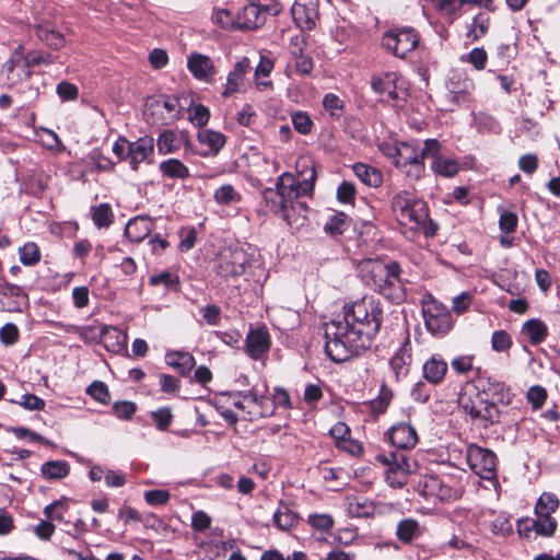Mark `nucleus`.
I'll use <instances>...</instances> for the list:
<instances>
[{
    "mask_svg": "<svg viewBox=\"0 0 560 560\" xmlns=\"http://www.w3.org/2000/svg\"><path fill=\"white\" fill-rule=\"evenodd\" d=\"M383 323V308L373 296H363L343 307L342 316L326 324L325 351L341 363L369 349Z\"/></svg>",
    "mask_w": 560,
    "mask_h": 560,
    "instance_id": "nucleus-1",
    "label": "nucleus"
},
{
    "mask_svg": "<svg viewBox=\"0 0 560 560\" xmlns=\"http://www.w3.org/2000/svg\"><path fill=\"white\" fill-rule=\"evenodd\" d=\"M361 277L375 291L393 303L399 304L406 298L405 283L400 277V266L393 261L385 264L368 259L359 265Z\"/></svg>",
    "mask_w": 560,
    "mask_h": 560,
    "instance_id": "nucleus-2",
    "label": "nucleus"
},
{
    "mask_svg": "<svg viewBox=\"0 0 560 560\" xmlns=\"http://www.w3.org/2000/svg\"><path fill=\"white\" fill-rule=\"evenodd\" d=\"M392 211L400 225L409 226L412 231H420L428 237L434 236L438 231V225L429 218L427 203L407 190L393 197Z\"/></svg>",
    "mask_w": 560,
    "mask_h": 560,
    "instance_id": "nucleus-3",
    "label": "nucleus"
},
{
    "mask_svg": "<svg viewBox=\"0 0 560 560\" xmlns=\"http://www.w3.org/2000/svg\"><path fill=\"white\" fill-rule=\"evenodd\" d=\"M487 396L486 393H480L477 388H467L458 399L463 411L483 428L498 423L501 415L498 406L489 401Z\"/></svg>",
    "mask_w": 560,
    "mask_h": 560,
    "instance_id": "nucleus-4",
    "label": "nucleus"
},
{
    "mask_svg": "<svg viewBox=\"0 0 560 560\" xmlns=\"http://www.w3.org/2000/svg\"><path fill=\"white\" fill-rule=\"evenodd\" d=\"M417 492L424 499L448 502L459 499L463 490L458 482L451 477L443 478L436 475H428L419 479Z\"/></svg>",
    "mask_w": 560,
    "mask_h": 560,
    "instance_id": "nucleus-5",
    "label": "nucleus"
},
{
    "mask_svg": "<svg viewBox=\"0 0 560 560\" xmlns=\"http://www.w3.org/2000/svg\"><path fill=\"white\" fill-rule=\"evenodd\" d=\"M315 171L310 170V176L300 180L290 173L281 174L276 183V189L281 195L287 205L300 201L299 198L313 192L315 185Z\"/></svg>",
    "mask_w": 560,
    "mask_h": 560,
    "instance_id": "nucleus-6",
    "label": "nucleus"
},
{
    "mask_svg": "<svg viewBox=\"0 0 560 560\" xmlns=\"http://www.w3.org/2000/svg\"><path fill=\"white\" fill-rule=\"evenodd\" d=\"M377 460L388 467L386 481L392 488H402L407 483V475L411 472V465L406 454L392 452L388 455H378Z\"/></svg>",
    "mask_w": 560,
    "mask_h": 560,
    "instance_id": "nucleus-7",
    "label": "nucleus"
},
{
    "mask_svg": "<svg viewBox=\"0 0 560 560\" xmlns=\"http://www.w3.org/2000/svg\"><path fill=\"white\" fill-rule=\"evenodd\" d=\"M467 463L470 469L481 478L491 480L495 477L497 456L492 451L471 444L467 448Z\"/></svg>",
    "mask_w": 560,
    "mask_h": 560,
    "instance_id": "nucleus-8",
    "label": "nucleus"
},
{
    "mask_svg": "<svg viewBox=\"0 0 560 560\" xmlns=\"http://www.w3.org/2000/svg\"><path fill=\"white\" fill-rule=\"evenodd\" d=\"M423 317L425 327L432 335L443 336L453 327L451 312L435 300L423 306Z\"/></svg>",
    "mask_w": 560,
    "mask_h": 560,
    "instance_id": "nucleus-9",
    "label": "nucleus"
},
{
    "mask_svg": "<svg viewBox=\"0 0 560 560\" xmlns=\"http://www.w3.org/2000/svg\"><path fill=\"white\" fill-rule=\"evenodd\" d=\"M419 43V36L413 28H401L387 32L382 40L383 46L394 56L405 58Z\"/></svg>",
    "mask_w": 560,
    "mask_h": 560,
    "instance_id": "nucleus-10",
    "label": "nucleus"
},
{
    "mask_svg": "<svg viewBox=\"0 0 560 560\" xmlns=\"http://www.w3.org/2000/svg\"><path fill=\"white\" fill-rule=\"evenodd\" d=\"M93 332V339H98L108 351L119 353L127 347L128 337L127 335L114 326H102L98 330L95 327H89L85 329V335Z\"/></svg>",
    "mask_w": 560,
    "mask_h": 560,
    "instance_id": "nucleus-11",
    "label": "nucleus"
},
{
    "mask_svg": "<svg viewBox=\"0 0 560 560\" xmlns=\"http://www.w3.org/2000/svg\"><path fill=\"white\" fill-rule=\"evenodd\" d=\"M253 258L243 248L232 249L224 255L218 266V272L223 277H237L245 273Z\"/></svg>",
    "mask_w": 560,
    "mask_h": 560,
    "instance_id": "nucleus-12",
    "label": "nucleus"
},
{
    "mask_svg": "<svg viewBox=\"0 0 560 560\" xmlns=\"http://www.w3.org/2000/svg\"><path fill=\"white\" fill-rule=\"evenodd\" d=\"M440 153V142L435 139H428L424 141V145L421 150H418L409 143H400L398 158L396 160V166L406 165L407 163L418 161L420 159H427L434 156Z\"/></svg>",
    "mask_w": 560,
    "mask_h": 560,
    "instance_id": "nucleus-13",
    "label": "nucleus"
},
{
    "mask_svg": "<svg viewBox=\"0 0 560 560\" xmlns=\"http://www.w3.org/2000/svg\"><path fill=\"white\" fill-rule=\"evenodd\" d=\"M187 68L195 79L207 83L212 82L218 72L213 60L199 52H191L188 56Z\"/></svg>",
    "mask_w": 560,
    "mask_h": 560,
    "instance_id": "nucleus-14",
    "label": "nucleus"
},
{
    "mask_svg": "<svg viewBox=\"0 0 560 560\" xmlns=\"http://www.w3.org/2000/svg\"><path fill=\"white\" fill-rule=\"evenodd\" d=\"M245 349L248 357L253 360H259L270 348V336L265 327L250 329L245 341Z\"/></svg>",
    "mask_w": 560,
    "mask_h": 560,
    "instance_id": "nucleus-15",
    "label": "nucleus"
},
{
    "mask_svg": "<svg viewBox=\"0 0 560 560\" xmlns=\"http://www.w3.org/2000/svg\"><path fill=\"white\" fill-rule=\"evenodd\" d=\"M267 9L249 3L245 5L236 15L237 30H255L266 22Z\"/></svg>",
    "mask_w": 560,
    "mask_h": 560,
    "instance_id": "nucleus-16",
    "label": "nucleus"
},
{
    "mask_svg": "<svg viewBox=\"0 0 560 560\" xmlns=\"http://www.w3.org/2000/svg\"><path fill=\"white\" fill-rule=\"evenodd\" d=\"M388 438L398 450H410L418 443L416 429L408 422H400L390 428Z\"/></svg>",
    "mask_w": 560,
    "mask_h": 560,
    "instance_id": "nucleus-17",
    "label": "nucleus"
},
{
    "mask_svg": "<svg viewBox=\"0 0 560 560\" xmlns=\"http://www.w3.org/2000/svg\"><path fill=\"white\" fill-rule=\"evenodd\" d=\"M447 362L441 354H432L422 365L423 378L431 385L441 384L447 373Z\"/></svg>",
    "mask_w": 560,
    "mask_h": 560,
    "instance_id": "nucleus-18",
    "label": "nucleus"
},
{
    "mask_svg": "<svg viewBox=\"0 0 560 560\" xmlns=\"http://www.w3.org/2000/svg\"><path fill=\"white\" fill-rule=\"evenodd\" d=\"M292 16L296 25L302 30H313L318 19V11L316 4L294 2L291 8Z\"/></svg>",
    "mask_w": 560,
    "mask_h": 560,
    "instance_id": "nucleus-19",
    "label": "nucleus"
},
{
    "mask_svg": "<svg viewBox=\"0 0 560 560\" xmlns=\"http://www.w3.org/2000/svg\"><path fill=\"white\" fill-rule=\"evenodd\" d=\"M154 222L145 215H138L128 221L125 228V236L135 243L143 241L153 230Z\"/></svg>",
    "mask_w": 560,
    "mask_h": 560,
    "instance_id": "nucleus-20",
    "label": "nucleus"
},
{
    "mask_svg": "<svg viewBox=\"0 0 560 560\" xmlns=\"http://www.w3.org/2000/svg\"><path fill=\"white\" fill-rule=\"evenodd\" d=\"M154 140L150 136L139 138L138 140L130 141L129 164L132 170H138L140 163L148 160L153 154Z\"/></svg>",
    "mask_w": 560,
    "mask_h": 560,
    "instance_id": "nucleus-21",
    "label": "nucleus"
},
{
    "mask_svg": "<svg viewBox=\"0 0 560 560\" xmlns=\"http://www.w3.org/2000/svg\"><path fill=\"white\" fill-rule=\"evenodd\" d=\"M308 207L303 201L287 205L284 210L280 213L282 219L292 229L299 231L307 223Z\"/></svg>",
    "mask_w": 560,
    "mask_h": 560,
    "instance_id": "nucleus-22",
    "label": "nucleus"
},
{
    "mask_svg": "<svg viewBox=\"0 0 560 560\" xmlns=\"http://www.w3.org/2000/svg\"><path fill=\"white\" fill-rule=\"evenodd\" d=\"M411 345L409 337H406L400 349L392 357L389 365L397 378L408 374V366L411 362Z\"/></svg>",
    "mask_w": 560,
    "mask_h": 560,
    "instance_id": "nucleus-23",
    "label": "nucleus"
},
{
    "mask_svg": "<svg viewBox=\"0 0 560 560\" xmlns=\"http://www.w3.org/2000/svg\"><path fill=\"white\" fill-rule=\"evenodd\" d=\"M371 85L373 91L381 96H386L389 100L397 98L395 73L386 72L382 75H374L372 78Z\"/></svg>",
    "mask_w": 560,
    "mask_h": 560,
    "instance_id": "nucleus-24",
    "label": "nucleus"
},
{
    "mask_svg": "<svg viewBox=\"0 0 560 560\" xmlns=\"http://www.w3.org/2000/svg\"><path fill=\"white\" fill-rule=\"evenodd\" d=\"M423 527L417 520L404 518L396 527V536L399 541L410 544L412 540L418 539L423 534Z\"/></svg>",
    "mask_w": 560,
    "mask_h": 560,
    "instance_id": "nucleus-25",
    "label": "nucleus"
},
{
    "mask_svg": "<svg viewBox=\"0 0 560 560\" xmlns=\"http://www.w3.org/2000/svg\"><path fill=\"white\" fill-rule=\"evenodd\" d=\"M447 97L455 103L464 100L466 93L472 88V82L462 73H454L446 84Z\"/></svg>",
    "mask_w": 560,
    "mask_h": 560,
    "instance_id": "nucleus-26",
    "label": "nucleus"
},
{
    "mask_svg": "<svg viewBox=\"0 0 560 560\" xmlns=\"http://www.w3.org/2000/svg\"><path fill=\"white\" fill-rule=\"evenodd\" d=\"M250 62L247 58H243L234 66L233 71L228 75V83L223 92V96H230L238 91L243 77L250 70Z\"/></svg>",
    "mask_w": 560,
    "mask_h": 560,
    "instance_id": "nucleus-27",
    "label": "nucleus"
},
{
    "mask_svg": "<svg viewBox=\"0 0 560 560\" xmlns=\"http://www.w3.org/2000/svg\"><path fill=\"white\" fill-rule=\"evenodd\" d=\"M166 363L177 370L182 375L188 374L195 366V359L189 352L168 351L165 355Z\"/></svg>",
    "mask_w": 560,
    "mask_h": 560,
    "instance_id": "nucleus-28",
    "label": "nucleus"
},
{
    "mask_svg": "<svg viewBox=\"0 0 560 560\" xmlns=\"http://www.w3.org/2000/svg\"><path fill=\"white\" fill-rule=\"evenodd\" d=\"M355 176L370 187H378L383 182L382 173L368 164L357 163L353 165Z\"/></svg>",
    "mask_w": 560,
    "mask_h": 560,
    "instance_id": "nucleus-29",
    "label": "nucleus"
},
{
    "mask_svg": "<svg viewBox=\"0 0 560 560\" xmlns=\"http://www.w3.org/2000/svg\"><path fill=\"white\" fill-rule=\"evenodd\" d=\"M70 466L65 460H48L40 466V472L46 480H61L69 475Z\"/></svg>",
    "mask_w": 560,
    "mask_h": 560,
    "instance_id": "nucleus-30",
    "label": "nucleus"
},
{
    "mask_svg": "<svg viewBox=\"0 0 560 560\" xmlns=\"http://www.w3.org/2000/svg\"><path fill=\"white\" fill-rule=\"evenodd\" d=\"M159 170L164 177L172 179H185L189 176L188 167L177 159L161 162Z\"/></svg>",
    "mask_w": 560,
    "mask_h": 560,
    "instance_id": "nucleus-31",
    "label": "nucleus"
},
{
    "mask_svg": "<svg viewBox=\"0 0 560 560\" xmlns=\"http://www.w3.org/2000/svg\"><path fill=\"white\" fill-rule=\"evenodd\" d=\"M522 332L528 336L532 345L536 346L546 339L548 328L540 319L532 318L524 323Z\"/></svg>",
    "mask_w": 560,
    "mask_h": 560,
    "instance_id": "nucleus-32",
    "label": "nucleus"
},
{
    "mask_svg": "<svg viewBox=\"0 0 560 560\" xmlns=\"http://www.w3.org/2000/svg\"><path fill=\"white\" fill-rule=\"evenodd\" d=\"M299 516L287 504H280L273 514V524L280 530H290L298 524Z\"/></svg>",
    "mask_w": 560,
    "mask_h": 560,
    "instance_id": "nucleus-33",
    "label": "nucleus"
},
{
    "mask_svg": "<svg viewBox=\"0 0 560 560\" xmlns=\"http://www.w3.org/2000/svg\"><path fill=\"white\" fill-rule=\"evenodd\" d=\"M198 141L209 148V153L215 155L225 144V136L213 130H201L198 132Z\"/></svg>",
    "mask_w": 560,
    "mask_h": 560,
    "instance_id": "nucleus-34",
    "label": "nucleus"
},
{
    "mask_svg": "<svg viewBox=\"0 0 560 560\" xmlns=\"http://www.w3.org/2000/svg\"><path fill=\"white\" fill-rule=\"evenodd\" d=\"M431 158L433 159L432 170L435 174L452 177L458 173L459 166L455 160L443 158L439 153Z\"/></svg>",
    "mask_w": 560,
    "mask_h": 560,
    "instance_id": "nucleus-35",
    "label": "nucleus"
},
{
    "mask_svg": "<svg viewBox=\"0 0 560 560\" xmlns=\"http://www.w3.org/2000/svg\"><path fill=\"white\" fill-rule=\"evenodd\" d=\"M213 198L217 203L223 206L238 203L242 199L240 192H237L235 188L230 184H225L219 187L214 191Z\"/></svg>",
    "mask_w": 560,
    "mask_h": 560,
    "instance_id": "nucleus-36",
    "label": "nucleus"
},
{
    "mask_svg": "<svg viewBox=\"0 0 560 560\" xmlns=\"http://www.w3.org/2000/svg\"><path fill=\"white\" fill-rule=\"evenodd\" d=\"M92 219L98 229H106L113 223L114 214L108 203H101L92 209Z\"/></svg>",
    "mask_w": 560,
    "mask_h": 560,
    "instance_id": "nucleus-37",
    "label": "nucleus"
},
{
    "mask_svg": "<svg viewBox=\"0 0 560 560\" xmlns=\"http://www.w3.org/2000/svg\"><path fill=\"white\" fill-rule=\"evenodd\" d=\"M158 151L160 154H168L179 149V142L174 131L164 130L160 133L158 141Z\"/></svg>",
    "mask_w": 560,
    "mask_h": 560,
    "instance_id": "nucleus-38",
    "label": "nucleus"
},
{
    "mask_svg": "<svg viewBox=\"0 0 560 560\" xmlns=\"http://www.w3.org/2000/svg\"><path fill=\"white\" fill-rule=\"evenodd\" d=\"M262 197L267 207L276 214H280L287 207L285 201L276 188H266Z\"/></svg>",
    "mask_w": 560,
    "mask_h": 560,
    "instance_id": "nucleus-39",
    "label": "nucleus"
},
{
    "mask_svg": "<svg viewBox=\"0 0 560 560\" xmlns=\"http://www.w3.org/2000/svg\"><path fill=\"white\" fill-rule=\"evenodd\" d=\"M20 260L25 266L36 265L40 260V252L35 243H26L20 249Z\"/></svg>",
    "mask_w": 560,
    "mask_h": 560,
    "instance_id": "nucleus-40",
    "label": "nucleus"
},
{
    "mask_svg": "<svg viewBox=\"0 0 560 560\" xmlns=\"http://www.w3.org/2000/svg\"><path fill=\"white\" fill-rule=\"evenodd\" d=\"M491 533L497 536L508 537L513 533V526L510 516L499 514L490 525Z\"/></svg>",
    "mask_w": 560,
    "mask_h": 560,
    "instance_id": "nucleus-41",
    "label": "nucleus"
},
{
    "mask_svg": "<svg viewBox=\"0 0 560 560\" xmlns=\"http://www.w3.org/2000/svg\"><path fill=\"white\" fill-rule=\"evenodd\" d=\"M68 500L66 498L54 501L44 509V515L50 521H62L63 513L68 510Z\"/></svg>",
    "mask_w": 560,
    "mask_h": 560,
    "instance_id": "nucleus-42",
    "label": "nucleus"
},
{
    "mask_svg": "<svg viewBox=\"0 0 560 560\" xmlns=\"http://www.w3.org/2000/svg\"><path fill=\"white\" fill-rule=\"evenodd\" d=\"M347 226V215L340 212L329 218L324 225V230L331 235H339L346 231Z\"/></svg>",
    "mask_w": 560,
    "mask_h": 560,
    "instance_id": "nucleus-43",
    "label": "nucleus"
},
{
    "mask_svg": "<svg viewBox=\"0 0 560 560\" xmlns=\"http://www.w3.org/2000/svg\"><path fill=\"white\" fill-rule=\"evenodd\" d=\"M559 508V500L556 494L550 492H544L537 500L535 505V512H548L553 513Z\"/></svg>",
    "mask_w": 560,
    "mask_h": 560,
    "instance_id": "nucleus-44",
    "label": "nucleus"
},
{
    "mask_svg": "<svg viewBox=\"0 0 560 560\" xmlns=\"http://www.w3.org/2000/svg\"><path fill=\"white\" fill-rule=\"evenodd\" d=\"M212 21L226 30H237L236 18L225 9H218L212 14Z\"/></svg>",
    "mask_w": 560,
    "mask_h": 560,
    "instance_id": "nucleus-45",
    "label": "nucleus"
},
{
    "mask_svg": "<svg viewBox=\"0 0 560 560\" xmlns=\"http://www.w3.org/2000/svg\"><path fill=\"white\" fill-rule=\"evenodd\" d=\"M151 418L160 431H165L172 422L173 415L170 408L163 407L152 411Z\"/></svg>",
    "mask_w": 560,
    "mask_h": 560,
    "instance_id": "nucleus-46",
    "label": "nucleus"
},
{
    "mask_svg": "<svg viewBox=\"0 0 560 560\" xmlns=\"http://www.w3.org/2000/svg\"><path fill=\"white\" fill-rule=\"evenodd\" d=\"M292 124L294 129L301 135H308L312 131L313 121L306 113H294L292 115Z\"/></svg>",
    "mask_w": 560,
    "mask_h": 560,
    "instance_id": "nucleus-47",
    "label": "nucleus"
},
{
    "mask_svg": "<svg viewBox=\"0 0 560 560\" xmlns=\"http://www.w3.org/2000/svg\"><path fill=\"white\" fill-rule=\"evenodd\" d=\"M144 500L151 506L165 505L171 498L167 490L153 489L144 492Z\"/></svg>",
    "mask_w": 560,
    "mask_h": 560,
    "instance_id": "nucleus-48",
    "label": "nucleus"
},
{
    "mask_svg": "<svg viewBox=\"0 0 560 560\" xmlns=\"http://www.w3.org/2000/svg\"><path fill=\"white\" fill-rule=\"evenodd\" d=\"M526 396L533 409L538 410L542 407L547 399V390L541 386L535 385L528 389Z\"/></svg>",
    "mask_w": 560,
    "mask_h": 560,
    "instance_id": "nucleus-49",
    "label": "nucleus"
},
{
    "mask_svg": "<svg viewBox=\"0 0 560 560\" xmlns=\"http://www.w3.org/2000/svg\"><path fill=\"white\" fill-rule=\"evenodd\" d=\"M323 105L325 109L329 112L331 117L339 118L341 116L343 102L336 94H326L323 100Z\"/></svg>",
    "mask_w": 560,
    "mask_h": 560,
    "instance_id": "nucleus-50",
    "label": "nucleus"
},
{
    "mask_svg": "<svg viewBox=\"0 0 560 560\" xmlns=\"http://www.w3.org/2000/svg\"><path fill=\"white\" fill-rule=\"evenodd\" d=\"M88 394L102 404H107L110 399L108 387L105 383L95 381L88 387Z\"/></svg>",
    "mask_w": 560,
    "mask_h": 560,
    "instance_id": "nucleus-51",
    "label": "nucleus"
},
{
    "mask_svg": "<svg viewBox=\"0 0 560 560\" xmlns=\"http://www.w3.org/2000/svg\"><path fill=\"white\" fill-rule=\"evenodd\" d=\"M518 218L516 213L508 210H503L500 214L499 228L501 232L510 234L515 232L517 226Z\"/></svg>",
    "mask_w": 560,
    "mask_h": 560,
    "instance_id": "nucleus-52",
    "label": "nucleus"
},
{
    "mask_svg": "<svg viewBox=\"0 0 560 560\" xmlns=\"http://www.w3.org/2000/svg\"><path fill=\"white\" fill-rule=\"evenodd\" d=\"M11 402H15L27 410H43L45 408V400L33 394H24L20 400L11 399Z\"/></svg>",
    "mask_w": 560,
    "mask_h": 560,
    "instance_id": "nucleus-53",
    "label": "nucleus"
},
{
    "mask_svg": "<svg viewBox=\"0 0 560 560\" xmlns=\"http://www.w3.org/2000/svg\"><path fill=\"white\" fill-rule=\"evenodd\" d=\"M492 349L497 352L509 350L512 346L510 335L505 330H498L491 337Z\"/></svg>",
    "mask_w": 560,
    "mask_h": 560,
    "instance_id": "nucleus-54",
    "label": "nucleus"
},
{
    "mask_svg": "<svg viewBox=\"0 0 560 560\" xmlns=\"http://www.w3.org/2000/svg\"><path fill=\"white\" fill-rule=\"evenodd\" d=\"M209 118V109L202 104H198L190 109L189 120L197 127H203Z\"/></svg>",
    "mask_w": 560,
    "mask_h": 560,
    "instance_id": "nucleus-55",
    "label": "nucleus"
},
{
    "mask_svg": "<svg viewBox=\"0 0 560 560\" xmlns=\"http://www.w3.org/2000/svg\"><path fill=\"white\" fill-rule=\"evenodd\" d=\"M114 413L117 418L130 420L137 410L136 404L131 401H117L113 406Z\"/></svg>",
    "mask_w": 560,
    "mask_h": 560,
    "instance_id": "nucleus-56",
    "label": "nucleus"
},
{
    "mask_svg": "<svg viewBox=\"0 0 560 560\" xmlns=\"http://www.w3.org/2000/svg\"><path fill=\"white\" fill-rule=\"evenodd\" d=\"M308 524L316 529L327 532L334 526V518L329 514H312L308 516Z\"/></svg>",
    "mask_w": 560,
    "mask_h": 560,
    "instance_id": "nucleus-57",
    "label": "nucleus"
},
{
    "mask_svg": "<svg viewBox=\"0 0 560 560\" xmlns=\"http://www.w3.org/2000/svg\"><path fill=\"white\" fill-rule=\"evenodd\" d=\"M56 92L62 101L77 100L78 94H79V90H78L77 85H74L70 82H67V81H62V82L58 83V85L56 88Z\"/></svg>",
    "mask_w": 560,
    "mask_h": 560,
    "instance_id": "nucleus-58",
    "label": "nucleus"
},
{
    "mask_svg": "<svg viewBox=\"0 0 560 560\" xmlns=\"http://www.w3.org/2000/svg\"><path fill=\"white\" fill-rule=\"evenodd\" d=\"M19 339V329L12 324L8 323L0 329V340L5 346L15 343Z\"/></svg>",
    "mask_w": 560,
    "mask_h": 560,
    "instance_id": "nucleus-59",
    "label": "nucleus"
},
{
    "mask_svg": "<svg viewBox=\"0 0 560 560\" xmlns=\"http://www.w3.org/2000/svg\"><path fill=\"white\" fill-rule=\"evenodd\" d=\"M275 412V407L272 402L265 396V402L261 405H256L253 409H248L247 413L249 415V419L253 420L256 417L266 418Z\"/></svg>",
    "mask_w": 560,
    "mask_h": 560,
    "instance_id": "nucleus-60",
    "label": "nucleus"
},
{
    "mask_svg": "<svg viewBox=\"0 0 560 560\" xmlns=\"http://www.w3.org/2000/svg\"><path fill=\"white\" fill-rule=\"evenodd\" d=\"M489 21L483 14L477 15L469 30V35L475 39L485 35L488 31Z\"/></svg>",
    "mask_w": 560,
    "mask_h": 560,
    "instance_id": "nucleus-61",
    "label": "nucleus"
},
{
    "mask_svg": "<svg viewBox=\"0 0 560 560\" xmlns=\"http://www.w3.org/2000/svg\"><path fill=\"white\" fill-rule=\"evenodd\" d=\"M408 177L419 179L424 173V159L399 166Z\"/></svg>",
    "mask_w": 560,
    "mask_h": 560,
    "instance_id": "nucleus-62",
    "label": "nucleus"
},
{
    "mask_svg": "<svg viewBox=\"0 0 560 560\" xmlns=\"http://www.w3.org/2000/svg\"><path fill=\"white\" fill-rule=\"evenodd\" d=\"M355 188L349 182H342L337 189V198L342 203H351L354 200Z\"/></svg>",
    "mask_w": 560,
    "mask_h": 560,
    "instance_id": "nucleus-63",
    "label": "nucleus"
},
{
    "mask_svg": "<svg viewBox=\"0 0 560 560\" xmlns=\"http://www.w3.org/2000/svg\"><path fill=\"white\" fill-rule=\"evenodd\" d=\"M413 400L424 404L431 397V388L423 382H418L411 389L410 393Z\"/></svg>",
    "mask_w": 560,
    "mask_h": 560,
    "instance_id": "nucleus-64",
    "label": "nucleus"
}]
</instances>
